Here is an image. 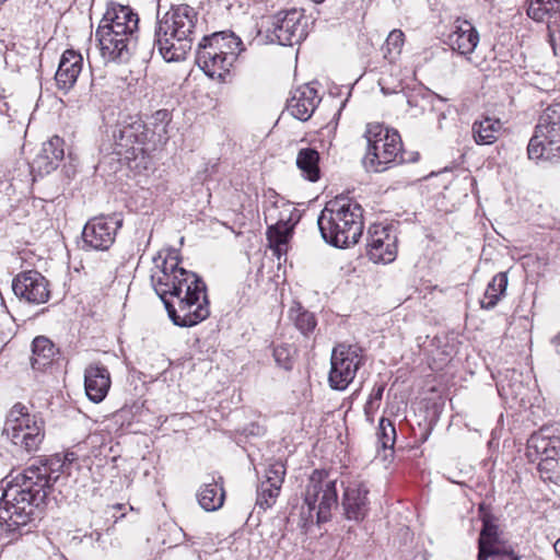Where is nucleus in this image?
Listing matches in <instances>:
<instances>
[{"label": "nucleus", "mask_w": 560, "mask_h": 560, "mask_svg": "<svg viewBox=\"0 0 560 560\" xmlns=\"http://www.w3.org/2000/svg\"><path fill=\"white\" fill-rule=\"evenodd\" d=\"M196 62L206 75L219 80H224L233 66L231 56L221 55L202 40L198 45Z\"/></svg>", "instance_id": "nucleus-18"}, {"label": "nucleus", "mask_w": 560, "mask_h": 560, "mask_svg": "<svg viewBox=\"0 0 560 560\" xmlns=\"http://www.w3.org/2000/svg\"><path fill=\"white\" fill-rule=\"evenodd\" d=\"M32 352L31 362L33 369L42 370L48 365L54 358L55 346L48 338L38 336L33 340Z\"/></svg>", "instance_id": "nucleus-30"}, {"label": "nucleus", "mask_w": 560, "mask_h": 560, "mask_svg": "<svg viewBox=\"0 0 560 560\" xmlns=\"http://www.w3.org/2000/svg\"><path fill=\"white\" fill-rule=\"evenodd\" d=\"M154 264L151 271V283L159 298L163 303L164 300H167V295L179 298L180 284H185L186 280L183 275H179L185 269L178 266V256L174 253L165 257L159 255L154 258Z\"/></svg>", "instance_id": "nucleus-14"}, {"label": "nucleus", "mask_w": 560, "mask_h": 560, "mask_svg": "<svg viewBox=\"0 0 560 560\" xmlns=\"http://www.w3.org/2000/svg\"><path fill=\"white\" fill-rule=\"evenodd\" d=\"M65 158V141L58 136L51 137L43 143L42 150L35 160V164L43 173L55 171Z\"/></svg>", "instance_id": "nucleus-26"}, {"label": "nucleus", "mask_w": 560, "mask_h": 560, "mask_svg": "<svg viewBox=\"0 0 560 560\" xmlns=\"http://www.w3.org/2000/svg\"><path fill=\"white\" fill-rule=\"evenodd\" d=\"M138 14L129 7L110 4L107 7L95 32L102 57L106 61L127 62L138 38Z\"/></svg>", "instance_id": "nucleus-3"}, {"label": "nucleus", "mask_w": 560, "mask_h": 560, "mask_svg": "<svg viewBox=\"0 0 560 560\" xmlns=\"http://www.w3.org/2000/svg\"><path fill=\"white\" fill-rule=\"evenodd\" d=\"M2 434L13 445L26 453L36 452L44 440L43 421L26 412L25 406L16 404L7 416Z\"/></svg>", "instance_id": "nucleus-10"}, {"label": "nucleus", "mask_w": 560, "mask_h": 560, "mask_svg": "<svg viewBox=\"0 0 560 560\" xmlns=\"http://www.w3.org/2000/svg\"><path fill=\"white\" fill-rule=\"evenodd\" d=\"M110 509L115 510V511H119V510L124 509V504L116 503V504L112 505Z\"/></svg>", "instance_id": "nucleus-47"}, {"label": "nucleus", "mask_w": 560, "mask_h": 560, "mask_svg": "<svg viewBox=\"0 0 560 560\" xmlns=\"http://www.w3.org/2000/svg\"><path fill=\"white\" fill-rule=\"evenodd\" d=\"M502 128L500 119L485 117L472 124V137L477 144H492L497 141Z\"/></svg>", "instance_id": "nucleus-29"}, {"label": "nucleus", "mask_w": 560, "mask_h": 560, "mask_svg": "<svg viewBox=\"0 0 560 560\" xmlns=\"http://www.w3.org/2000/svg\"><path fill=\"white\" fill-rule=\"evenodd\" d=\"M12 290L20 301L33 305L48 302L51 295L49 281L34 269L18 273L12 280Z\"/></svg>", "instance_id": "nucleus-16"}, {"label": "nucleus", "mask_w": 560, "mask_h": 560, "mask_svg": "<svg viewBox=\"0 0 560 560\" xmlns=\"http://www.w3.org/2000/svg\"><path fill=\"white\" fill-rule=\"evenodd\" d=\"M337 478L326 470H314L308 478L304 493V502L308 508V518H316L317 524L330 520L331 510L338 504L336 489Z\"/></svg>", "instance_id": "nucleus-7"}, {"label": "nucleus", "mask_w": 560, "mask_h": 560, "mask_svg": "<svg viewBox=\"0 0 560 560\" xmlns=\"http://www.w3.org/2000/svg\"><path fill=\"white\" fill-rule=\"evenodd\" d=\"M285 476V466L282 462H275L268 465L264 480L277 487L282 486Z\"/></svg>", "instance_id": "nucleus-40"}, {"label": "nucleus", "mask_w": 560, "mask_h": 560, "mask_svg": "<svg viewBox=\"0 0 560 560\" xmlns=\"http://www.w3.org/2000/svg\"><path fill=\"white\" fill-rule=\"evenodd\" d=\"M198 13L188 4L172 5L162 16L158 12L152 51L166 62L186 58L197 35Z\"/></svg>", "instance_id": "nucleus-2"}, {"label": "nucleus", "mask_w": 560, "mask_h": 560, "mask_svg": "<svg viewBox=\"0 0 560 560\" xmlns=\"http://www.w3.org/2000/svg\"><path fill=\"white\" fill-rule=\"evenodd\" d=\"M369 489L363 481L353 480L345 488L342 509L347 520L361 522L369 512Z\"/></svg>", "instance_id": "nucleus-17"}, {"label": "nucleus", "mask_w": 560, "mask_h": 560, "mask_svg": "<svg viewBox=\"0 0 560 560\" xmlns=\"http://www.w3.org/2000/svg\"><path fill=\"white\" fill-rule=\"evenodd\" d=\"M320 102L317 91L308 84L294 90L288 100L287 109L301 121L308 120Z\"/></svg>", "instance_id": "nucleus-20"}, {"label": "nucleus", "mask_w": 560, "mask_h": 560, "mask_svg": "<svg viewBox=\"0 0 560 560\" xmlns=\"http://www.w3.org/2000/svg\"><path fill=\"white\" fill-rule=\"evenodd\" d=\"M558 455L559 452L556 445H553V441L551 439L539 433H534L527 440V456H541L538 464V469L540 471L553 468V465L558 463L556 459V456Z\"/></svg>", "instance_id": "nucleus-24"}, {"label": "nucleus", "mask_w": 560, "mask_h": 560, "mask_svg": "<svg viewBox=\"0 0 560 560\" xmlns=\"http://www.w3.org/2000/svg\"><path fill=\"white\" fill-rule=\"evenodd\" d=\"M153 135L154 132L140 118L128 117L114 127V152L128 162L139 156L144 160L152 149L150 140Z\"/></svg>", "instance_id": "nucleus-8"}, {"label": "nucleus", "mask_w": 560, "mask_h": 560, "mask_svg": "<svg viewBox=\"0 0 560 560\" xmlns=\"http://www.w3.org/2000/svg\"><path fill=\"white\" fill-rule=\"evenodd\" d=\"M383 392H384V387L383 386H378L377 388H374L372 394H371V398L372 399H376V400H381L382 396H383Z\"/></svg>", "instance_id": "nucleus-43"}, {"label": "nucleus", "mask_w": 560, "mask_h": 560, "mask_svg": "<svg viewBox=\"0 0 560 560\" xmlns=\"http://www.w3.org/2000/svg\"><path fill=\"white\" fill-rule=\"evenodd\" d=\"M273 358L278 366L289 371L292 369L293 360L291 349L288 346H277L273 349Z\"/></svg>", "instance_id": "nucleus-41"}, {"label": "nucleus", "mask_w": 560, "mask_h": 560, "mask_svg": "<svg viewBox=\"0 0 560 560\" xmlns=\"http://www.w3.org/2000/svg\"><path fill=\"white\" fill-rule=\"evenodd\" d=\"M433 98H438L441 102L446 101L445 98L427 91L410 93L409 95H407V104L409 105L410 109H416L412 114L418 115L424 110L427 104L432 103Z\"/></svg>", "instance_id": "nucleus-36"}, {"label": "nucleus", "mask_w": 560, "mask_h": 560, "mask_svg": "<svg viewBox=\"0 0 560 560\" xmlns=\"http://www.w3.org/2000/svg\"><path fill=\"white\" fill-rule=\"evenodd\" d=\"M479 43V34L466 20H456L453 31L447 36L450 47L460 55L471 54Z\"/></svg>", "instance_id": "nucleus-22"}, {"label": "nucleus", "mask_w": 560, "mask_h": 560, "mask_svg": "<svg viewBox=\"0 0 560 560\" xmlns=\"http://www.w3.org/2000/svg\"><path fill=\"white\" fill-rule=\"evenodd\" d=\"M319 153L313 148L300 149L296 155V166L303 178L315 183L320 178Z\"/></svg>", "instance_id": "nucleus-28"}, {"label": "nucleus", "mask_w": 560, "mask_h": 560, "mask_svg": "<svg viewBox=\"0 0 560 560\" xmlns=\"http://www.w3.org/2000/svg\"><path fill=\"white\" fill-rule=\"evenodd\" d=\"M317 224L326 243L339 248L349 247L362 235V208L346 197H336L325 205Z\"/></svg>", "instance_id": "nucleus-4"}, {"label": "nucleus", "mask_w": 560, "mask_h": 560, "mask_svg": "<svg viewBox=\"0 0 560 560\" xmlns=\"http://www.w3.org/2000/svg\"><path fill=\"white\" fill-rule=\"evenodd\" d=\"M73 460L68 454L61 460L59 456L42 466H30L22 474L10 479L5 477L0 485V524L9 532H16L25 526L34 514V509L45 503L52 485L58 480L54 475Z\"/></svg>", "instance_id": "nucleus-1"}, {"label": "nucleus", "mask_w": 560, "mask_h": 560, "mask_svg": "<svg viewBox=\"0 0 560 560\" xmlns=\"http://www.w3.org/2000/svg\"><path fill=\"white\" fill-rule=\"evenodd\" d=\"M136 164H135V167H143V168H147L150 161H135Z\"/></svg>", "instance_id": "nucleus-44"}, {"label": "nucleus", "mask_w": 560, "mask_h": 560, "mask_svg": "<svg viewBox=\"0 0 560 560\" xmlns=\"http://www.w3.org/2000/svg\"><path fill=\"white\" fill-rule=\"evenodd\" d=\"M377 440L384 450H392L396 441V429L393 422L382 418L377 429Z\"/></svg>", "instance_id": "nucleus-37"}, {"label": "nucleus", "mask_w": 560, "mask_h": 560, "mask_svg": "<svg viewBox=\"0 0 560 560\" xmlns=\"http://www.w3.org/2000/svg\"><path fill=\"white\" fill-rule=\"evenodd\" d=\"M368 151L363 164L368 171L383 172L392 163L405 162L401 139L397 131L382 125H370L365 132Z\"/></svg>", "instance_id": "nucleus-6"}, {"label": "nucleus", "mask_w": 560, "mask_h": 560, "mask_svg": "<svg viewBox=\"0 0 560 560\" xmlns=\"http://www.w3.org/2000/svg\"><path fill=\"white\" fill-rule=\"evenodd\" d=\"M121 224L122 220L117 215H101L89 220L82 231L84 247L107 250L114 244Z\"/></svg>", "instance_id": "nucleus-15"}, {"label": "nucleus", "mask_w": 560, "mask_h": 560, "mask_svg": "<svg viewBox=\"0 0 560 560\" xmlns=\"http://www.w3.org/2000/svg\"><path fill=\"white\" fill-rule=\"evenodd\" d=\"M83 57L72 50L67 49L60 58L58 69L55 74L57 88L63 93H68L75 84L79 74L82 71Z\"/></svg>", "instance_id": "nucleus-21"}, {"label": "nucleus", "mask_w": 560, "mask_h": 560, "mask_svg": "<svg viewBox=\"0 0 560 560\" xmlns=\"http://www.w3.org/2000/svg\"><path fill=\"white\" fill-rule=\"evenodd\" d=\"M556 8L550 0H527L526 13L534 21L542 22Z\"/></svg>", "instance_id": "nucleus-35"}, {"label": "nucleus", "mask_w": 560, "mask_h": 560, "mask_svg": "<svg viewBox=\"0 0 560 560\" xmlns=\"http://www.w3.org/2000/svg\"><path fill=\"white\" fill-rule=\"evenodd\" d=\"M404 40V33L400 30H393L382 46L384 58L389 62H394L401 52Z\"/></svg>", "instance_id": "nucleus-33"}, {"label": "nucleus", "mask_w": 560, "mask_h": 560, "mask_svg": "<svg viewBox=\"0 0 560 560\" xmlns=\"http://www.w3.org/2000/svg\"><path fill=\"white\" fill-rule=\"evenodd\" d=\"M362 349L357 345H337L331 352L328 382L332 389L343 390L362 364Z\"/></svg>", "instance_id": "nucleus-12"}, {"label": "nucleus", "mask_w": 560, "mask_h": 560, "mask_svg": "<svg viewBox=\"0 0 560 560\" xmlns=\"http://www.w3.org/2000/svg\"><path fill=\"white\" fill-rule=\"evenodd\" d=\"M289 318L293 322L296 329L304 336L314 331L317 320L314 313L305 310L300 303H295L289 311Z\"/></svg>", "instance_id": "nucleus-32"}, {"label": "nucleus", "mask_w": 560, "mask_h": 560, "mask_svg": "<svg viewBox=\"0 0 560 560\" xmlns=\"http://www.w3.org/2000/svg\"><path fill=\"white\" fill-rule=\"evenodd\" d=\"M179 275H183L184 280L187 281H185V284H180V296L177 298V306L170 300H164V306L174 325L191 327L210 315L206 284L195 272L185 269Z\"/></svg>", "instance_id": "nucleus-5"}, {"label": "nucleus", "mask_w": 560, "mask_h": 560, "mask_svg": "<svg viewBox=\"0 0 560 560\" xmlns=\"http://www.w3.org/2000/svg\"><path fill=\"white\" fill-rule=\"evenodd\" d=\"M269 194L267 202L270 206L265 207L264 212L266 220H276V222L268 226L267 238L270 246L280 253L292 235L295 225L293 222L295 209L290 202L279 199L273 190H269Z\"/></svg>", "instance_id": "nucleus-11"}, {"label": "nucleus", "mask_w": 560, "mask_h": 560, "mask_svg": "<svg viewBox=\"0 0 560 560\" xmlns=\"http://www.w3.org/2000/svg\"><path fill=\"white\" fill-rule=\"evenodd\" d=\"M396 241L392 235L388 225L373 224L368 231V249H375L377 246L385 245V242Z\"/></svg>", "instance_id": "nucleus-34"}, {"label": "nucleus", "mask_w": 560, "mask_h": 560, "mask_svg": "<svg viewBox=\"0 0 560 560\" xmlns=\"http://www.w3.org/2000/svg\"><path fill=\"white\" fill-rule=\"evenodd\" d=\"M555 341L560 345V334L556 337Z\"/></svg>", "instance_id": "nucleus-49"}, {"label": "nucleus", "mask_w": 560, "mask_h": 560, "mask_svg": "<svg viewBox=\"0 0 560 560\" xmlns=\"http://www.w3.org/2000/svg\"><path fill=\"white\" fill-rule=\"evenodd\" d=\"M553 549H555L556 553L560 557V538L556 540V542L553 545Z\"/></svg>", "instance_id": "nucleus-46"}, {"label": "nucleus", "mask_w": 560, "mask_h": 560, "mask_svg": "<svg viewBox=\"0 0 560 560\" xmlns=\"http://www.w3.org/2000/svg\"><path fill=\"white\" fill-rule=\"evenodd\" d=\"M397 254L396 241L385 242V245L375 249H368V255L374 262H392Z\"/></svg>", "instance_id": "nucleus-38"}, {"label": "nucleus", "mask_w": 560, "mask_h": 560, "mask_svg": "<svg viewBox=\"0 0 560 560\" xmlns=\"http://www.w3.org/2000/svg\"><path fill=\"white\" fill-rule=\"evenodd\" d=\"M7 0H0V7Z\"/></svg>", "instance_id": "nucleus-50"}, {"label": "nucleus", "mask_w": 560, "mask_h": 560, "mask_svg": "<svg viewBox=\"0 0 560 560\" xmlns=\"http://www.w3.org/2000/svg\"><path fill=\"white\" fill-rule=\"evenodd\" d=\"M550 2L557 7V4H559L560 0H550Z\"/></svg>", "instance_id": "nucleus-48"}, {"label": "nucleus", "mask_w": 560, "mask_h": 560, "mask_svg": "<svg viewBox=\"0 0 560 560\" xmlns=\"http://www.w3.org/2000/svg\"><path fill=\"white\" fill-rule=\"evenodd\" d=\"M303 13L296 9L280 11L266 21L267 38L282 46H292L306 37Z\"/></svg>", "instance_id": "nucleus-13"}, {"label": "nucleus", "mask_w": 560, "mask_h": 560, "mask_svg": "<svg viewBox=\"0 0 560 560\" xmlns=\"http://www.w3.org/2000/svg\"><path fill=\"white\" fill-rule=\"evenodd\" d=\"M495 560H520V557L512 550L500 547V555L490 556Z\"/></svg>", "instance_id": "nucleus-42"}, {"label": "nucleus", "mask_w": 560, "mask_h": 560, "mask_svg": "<svg viewBox=\"0 0 560 560\" xmlns=\"http://www.w3.org/2000/svg\"><path fill=\"white\" fill-rule=\"evenodd\" d=\"M202 42L221 55L226 52L228 57H232L233 63L237 56L244 50L241 38L235 36L234 33H213L210 36H203Z\"/></svg>", "instance_id": "nucleus-27"}, {"label": "nucleus", "mask_w": 560, "mask_h": 560, "mask_svg": "<svg viewBox=\"0 0 560 560\" xmlns=\"http://www.w3.org/2000/svg\"><path fill=\"white\" fill-rule=\"evenodd\" d=\"M508 287V276L504 272H499L489 282L485 299L480 302L481 308L491 310L493 308L501 296L505 293Z\"/></svg>", "instance_id": "nucleus-31"}, {"label": "nucleus", "mask_w": 560, "mask_h": 560, "mask_svg": "<svg viewBox=\"0 0 560 560\" xmlns=\"http://www.w3.org/2000/svg\"><path fill=\"white\" fill-rule=\"evenodd\" d=\"M528 159L557 162L560 160V113L548 107L539 117L535 133L527 145Z\"/></svg>", "instance_id": "nucleus-9"}, {"label": "nucleus", "mask_w": 560, "mask_h": 560, "mask_svg": "<svg viewBox=\"0 0 560 560\" xmlns=\"http://www.w3.org/2000/svg\"><path fill=\"white\" fill-rule=\"evenodd\" d=\"M167 115L168 114L166 110H159V112H156V119L163 120L167 117Z\"/></svg>", "instance_id": "nucleus-45"}, {"label": "nucleus", "mask_w": 560, "mask_h": 560, "mask_svg": "<svg viewBox=\"0 0 560 560\" xmlns=\"http://www.w3.org/2000/svg\"><path fill=\"white\" fill-rule=\"evenodd\" d=\"M280 487L271 485L261 480L257 489V504L260 508H269L273 504L276 498L279 495Z\"/></svg>", "instance_id": "nucleus-39"}, {"label": "nucleus", "mask_w": 560, "mask_h": 560, "mask_svg": "<svg viewBox=\"0 0 560 560\" xmlns=\"http://www.w3.org/2000/svg\"><path fill=\"white\" fill-rule=\"evenodd\" d=\"M225 499L222 477L209 476L197 492L200 506L208 512L222 508Z\"/></svg>", "instance_id": "nucleus-25"}, {"label": "nucleus", "mask_w": 560, "mask_h": 560, "mask_svg": "<svg viewBox=\"0 0 560 560\" xmlns=\"http://www.w3.org/2000/svg\"><path fill=\"white\" fill-rule=\"evenodd\" d=\"M110 375L106 366L91 363L84 371V388L88 398L98 404L105 399L110 388Z\"/></svg>", "instance_id": "nucleus-19"}, {"label": "nucleus", "mask_w": 560, "mask_h": 560, "mask_svg": "<svg viewBox=\"0 0 560 560\" xmlns=\"http://www.w3.org/2000/svg\"><path fill=\"white\" fill-rule=\"evenodd\" d=\"M481 520L477 560H488L490 556L500 555V533L492 515L485 514Z\"/></svg>", "instance_id": "nucleus-23"}]
</instances>
